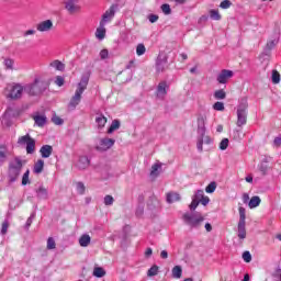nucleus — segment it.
I'll return each mask as SVG.
<instances>
[{"label":"nucleus","mask_w":281,"mask_h":281,"mask_svg":"<svg viewBox=\"0 0 281 281\" xmlns=\"http://www.w3.org/2000/svg\"><path fill=\"white\" fill-rule=\"evenodd\" d=\"M136 54L137 56H144L146 54V46L144 44H138L136 46Z\"/></svg>","instance_id":"41"},{"label":"nucleus","mask_w":281,"mask_h":281,"mask_svg":"<svg viewBox=\"0 0 281 281\" xmlns=\"http://www.w3.org/2000/svg\"><path fill=\"white\" fill-rule=\"evenodd\" d=\"M104 36H106V29L104 27H98L97 31H95V37L99 40V41H103Z\"/></svg>","instance_id":"33"},{"label":"nucleus","mask_w":281,"mask_h":281,"mask_svg":"<svg viewBox=\"0 0 281 281\" xmlns=\"http://www.w3.org/2000/svg\"><path fill=\"white\" fill-rule=\"evenodd\" d=\"M35 194L41 201H47L49 199V191L43 184L35 190Z\"/></svg>","instance_id":"17"},{"label":"nucleus","mask_w":281,"mask_h":281,"mask_svg":"<svg viewBox=\"0 0 281 281\" xmlns=\"http://www.w3.org/2000/svg\"><path fill=\"white\" fill-rule=\"evenodd\" d=\"M80 247H89L91 245V236L85 234L79 238Z\"/></svg>","instance_id":"28"},{"label":"nucleus","mask_w":281,"mask_h":281,"mask_svg":"<svg viewBox=\"0 0 281 281\" xmlns=\"http://www.w3.org/2000/svg\"><path fill=\"white\" fill-rule=\"evenodd\" d=\"M145 196H144V194L142 193V194H139L138 195V198H137V201H138V205H144V201H145Z\"/></svg>","instance_id":"63"},{"label":"nucleus","mask_w":281,"mask_h":281,"mask_svg":"<svg viewBox=\"0 0 281 281\" xmlns=\"http://www.w3.org/2000/svg\"><path fill=\"white\" fill-rule=\"evenodd\" d=\"M5 69H14V59L5 58L3 61Z\"/></svg>","instance_id":"43"},{"label":"nucleus","mask_w":281,"mask_h":281,"mask_svg":"<svg viewBox=\"0 0 281 281\" xmlns=\"http://www.w3.org/2000/svg\"><path fill=\"white\" fill-rule=\"evenodd\" d=\"M259 170H260L261 175H267L268 168L266 165H261V166H259Z\"/></svg>","instance_id":"64"},{"label":"nucleus","mask_w":281,"mask_h":281,"mask_svg":"<svg viewBox=\"0 0 281 281\" xmlns=\"http://www.w3.org/2000/svg\"><path fill=\"white\" fill-rule=\"evenodd\" d=\"M52 67H55L57 71H65V64L63 61L56 59L50 64Z\"/></svg>","instance_id":"35"},{"label":"nucleus","mask_w":281,"mask_h":281,"mask_svg":"<svg viewBox=\"0 0 281 281\" xmlns=\"http://www.w3.org/2000/svg\"><path fill=\"white\" fill-rule=\"evenodd\" d=\"M249 109V102L247 101V97H244L239 100L237 105V122L236 126L238 128H243L247 124V110Z\"/></svg>","instance_id":"4"},{"label":"nucleus","mask_w":281,"mask_h":281,"mask_svg":"<svg viewBox=\"0 0 281 281\" xmlns=\"http://www.w3.org/2000/svg\"><path fill=\"white\" fill-rule=\"evenodd\" d=\"M271 80L273 85H280V80H281V76L280 72L278 70H272V76H271Z\"/></svg>","instance_id":"36"},{"label":"nucleus","mask_w":281,"mask_h":281,"mask_svg":"<svg viewBox=\"0 0 281 281\" xmlns=\"http://www.w3.org/2000/svg\"><path fill=\"white\" fill-rule=\"evenodd\" d=\"M200 203H201V205H203V206L205 207L206 205L210 204V198L204 195V196L200 200Z\"/></svg>","instance_id":"62"},{"label":"nucleus","mask_w":281,"mask_h":281,"mask_svg":"<svg viewBox=\"0 0 281 281\" xmlns=\"http://www.w3.org/2000/svg\"><path fill=\"white\" fill-rule=\"evenodd\" d=\"M54 27V22L52 20H46L37 24V32H49Z\"/></svg>","instance_id":"18"},{"label":"nucleus","mask_w":281,"mask_h":281,"mask_svg":"<svg viewBox=\"0 0 281 281\" xmlns=\"http://www.w3.org/2000/svg\"><path fill=\"white\" fill-rule=\"evenodd\" d=\"M18 145L25 146V150L27 155H34V153H36V139L30 136V134L20 136L18 138Z\"/></svg>","instance_id":"7"},{"label":"nucleus","mask_w":281,"mask_h":281,"mask_svg":"<svg viewBox=\"0 0 281 281\" xmlns=\"http://www.w3.org/2000/svg\"><path fill=\"white\" fill-rule=\"evenodd\" d=\"M243 260L244 262H250L251 261V252L249 250H246L243 252Z\"/></svg>","instance_id":"58"},{"label":"nucleus","mask_w":281,"mask_h":281,"mask_svg":"<svg viewBox=\"0 0 281 281\" xmlns=\"http://www.w3.org/2000/svg\"><path fill=\"white\" fill-rule=\"evenodd\" d=\"M166 65H168V53L165 50L159 52L156 58V71L157 74H164L166 71Z\"/></svg>","instance_id":"8"},{"label":"nucleus","mask_w":281,"mask_h":281,"mask_svg":"<svg viewBox=\"0 0 281 281\" xmlns=\"http://www.w3.org/2000/svg\"><path fill=\"white\" fill-rule=\"evenodd\" d=\"M55 83L57 85V87H63V85H65V77L57 76Z\"/></svg>","instance_id":"61"},{"label":"nucleus","mask_w":281,"mask_h":281,"mask_svg":"<svg viewBox=\"0 0 281 281\" xmlns=\"http://www.w3.org/2000/svg\"><path fill=\"white\" fill-rule=\"evenodd\" d=\"M92 276H94V278H104L106 276V270L102 267H94Z\"/></svg>","instance_id":"29"},{"label":"nucleus","mask_w":281,"mask_h":281,"mask_svg":"<svg viewBox=\"0 0 281 281\" xmlns=\"http://www.w3.org/2000/svg\"><path fill=\"white\" fill-rule=\"evenodd\" d=\"M214 111H225V103L217 101L213 104Z\"/></svg>","instance_id":"46"},{"label":"nucleus","mask_w":281,"mask_h":281,"mask_svg":"<svg viewBox=\"0 0 281 281\" xmlns=\"http://www.w3.org/2000/svg\"><path fill=\"white\" fill-rule=\"evenodd\" d=\"M213 95L215 100H225L227 98V92H225L224 89H220L216 90Z\"/></svg>","instance_id":"32"},{"label":"nucleus","mask_w":281,"mask_h":281,"mask_svg":"<svg viewBox=\"0 0 281 281\" xmlns=\"http://www.w3.org/2000/svg\"><path fill=\"white\" fill-rule=\"evenodd\" d=\"M30 183V169H27L22 177V186Z\"/></svg>","instance_id":"47"},{"label":"nucleus","mask_w":281,"mask_h":281,"mask_svg":"<svg viewBox=\"0 0 281 281\" xmlns=\"http://www.w3.org/2000/svg\"><path fill=\"white\" fill-rule=\"evenodd\" d=\"M201 203V200H196L192 198L191 204L189 205L190 212H194L196 207H199V204Z\"/></svg>","instance_id":"42"},{"label":"nucleus","mask_w":281,"mask_h":281,"mask_svg":"<svg viewBox=\"0 0 281 281\" xmlns=\"http://www.w3.org/2000/svg\"><path fill=\"white\" fill-rule=\"evenodd\" d=\"M34 218H36V213H32L30 217L26 220V223L24 225V229L27 232L30 227H32V223H34Z\"/></svg>","instance_id":"38"},{"label":"nucleus","mask_w":281,"mask_h":281,"mask_svg":"<svg viewBox=\"0 0 281 281\" xmlns=\"http://www.w3.org/2000/svg\"><path fill=\"white\" fill-rule=\"evenodd\" d=\"M43 168H45V160L38 159L33 167V172L35 175H41L43 172Z\"/></svg>","instance_id":"23"},{"label":"nucleus","mask_w":281,"mask_h":281,"mask_svg":"<svg viewBox=\"0 0 281 281\" xmlns=\"http://www.w3.org/2000/svg\"><path fill=\"white\" fill-rule=\"evenodd\" d=\"M47 249H56V241L54 240V237H49L47 239Z\"/></svg>","instance_id":"56"},{"label":"nucleus","mask_w":281,"mask_h":281,"mask_svg":"<svg viewBox=\"0 0 281 281\" xmlns=\"http://www.w3.org/2000/svg\"><path fill=\"white\" fill-rule=\"evenodd\" d=\"M234 78V72L229 69H222L216 77L218 85H227L229 79Z\"/></svg>","instance_id":"10"},{"label":"nucleus","mask_w":281,"mask_h":281,"mask_svg":"<svg viewBox=\"0 0 281 281\" xmlns=\"http://www.w3.org/2000/svg\"><path fill=\"white\" fill-rule=\"evenodd\" d=\"M136 216L139 218L140 216H144V204H138L135 211Z\"/></svg>","instance_id":"54"},{"label":"nucleus","mask_w":281,"mask_h":281,"mask_svg":"<svg viewBox=\"0 0 281 281\" xmlns=\"http://www.w3.org/2000/svg\"><path fill=\"white\" fill-rule=\"evenodd\" d=\"M157 273H159V266H157V265H154V266L150 267V269L147 271L148 278H154V276H157Z\"/></svg>","instance_id":"39"},{"label":"nucleus","mask_w":281,"mask_h":281,"mask_svg":"<svg viewBox=\"0 0 281 281\" xmlns=\"http://www.w3.org/2000/svg\"><path fill=\"white\" fill-rule=\"evenodd\" d=\"M204 196H205V193L203 192V190L199 189L195 191L192 199H196L198 201H201Z\"/></svg>","instance_id":"49"},{"label":"nucleus","mask_w":281,"mask_h":281,"mask_svg":"<svg viewBox=\"0 0 281 281\" xmlns=\"http://www.w3.org/2000/svg\"><path fill=\"white\" fill-rule=\"evenodd\" d=\"M278 43H280V33H274L272 38L267 42V44L263 48L265 54H269V52L274 49V47L278 45Z\"/></svg>","instance_id":"13"},{"label":"nucleus","mask_w":281,"mask_h":281,"mask_svg":"<svg viewBox=\"0 0 281 281\" xmlns=\"http://www.w3.org/2000/svg\"><path fill=\"white\" fill-rule=\"evenodd\" d=\"M205 120L206 117L203 115H199L198 116V135L205 137V133L207 131V128L205 127Z\"/></svg>","instance_id":"15"},{"label":"nucleus","mask_w":281,"mask_h":281,"mask_svg":"<svg viewBox=\"0 0 281 281\" xmlns=\"http://www.w3.org/2000/svg\"><path fill=\"white\" fill-rule=\"evenodd\" d=\"M87 188L85 187L83 182H77V192L78 194H85Z\"/></svg>","instance_id":"50"},{"label":"nucleus","mask_w":281,"mask_h":281,"mask_svg":"<svg viewBox=\"0 0 281 281\" xmlns=\"http://www.w3.org/2000/svg\"><path fill=\"white\" fill-rule=\"evenodd\" d=\"M238 211H239V221L237 224V236L241 240H245V238H247V228H246L247 211L243 206H239Z\"/></svg>","instance_id":"6"},{"label":"nucleus","mask_w":281,"mask_h":281,"mask_svg":"<svg viewBox=\"0 0 281 281\" xmlns=\"http://www.w3.org/2000/svg\"><path fill=\"white\" fill-rule=\"evenodd\" d=\"M38 78H35L33 83H29L24 87V91L30 94V95H41V93H43V91H45V89H42L38 86Z\"/></svg>","instance_id":"9"},{"label":"nucleus","mask_w":281,"mask_h":281,"mask_svg":"<svg viewBox=\"0 0 281 281\" xmlns=\"http://www.w3.org/2000/svg\"><path fill=\"white\" fill-rule=\"evenodd\" d=\"M34 122L36 126L43 127L45 124H47V116L37 114L34 116Z\"/></svg>","instance_id":"26"},{"label":"nucleus","mask_w":281,"mask_h":281,"mask_svg":"<svg viewBox=\"0 0 281 281\" xmlns=\"http://www.w3.org/2000/svg\"><path fill=\"white\" fill-rule=\"evenodd\" d=\"M8 227H10V222H8V220H4L0 231L1 236H5L8 234Z\"/></svg>","instance_id":"44"},{"label":"nucleus","mask_w":281,"mask_h":281,"mask_svg":"<svg viewBox=\"0 0 281 281\" xmlns=\"http://www.w3.org/2000/svg\"><path fill=\"white\" fill-rule=\"evenodd\" d=\"M88 166H91V159H89V156H80L77 161V168L79 170H87Z\"/></svg>","instance_id":"19"},{"label":"nucleus","mask_w":281,"mask_h":281,"mask_svg":"<svg viewBox=\"0 0 281 281\" xmlns=\"http://www.w3.org/2000/svg\"><path fill=\"white\" fill-rule=\"evenodd\" d=\"M205 192L207 194H214L216 192V181L210 182L205 188Z\"/></svg>","instance_id":"37"},{"label":"nucleus","mask_w":281,"mask_h":281,"mask_svg":"<svg viewBox=\"0 0 281 281\" xmlns=\"http://www.w3.org/2000/svg\"><path fill=\"white\" fill-rule=\"evenodd\" d=\"M171 273H172V278H176L177 280H179V278H181L183 273V269L181 268V266H175L171 270Z\"/></svg>","instance_id":"30"},{"label":"nucleus","mask_w":281,"mask_h":281,"mask_svg":"<svg viewBox=\"0 0 281 281\" xmlns=\"http://www.w3.org/2000/svg\"><path fill=\"white\" fill-rule=\"evenodd\" d=\"M23 164H26V161L22 160L19 156L14 157V159L9 162V182L14 183L16 179H19V177L21 176V170H23Z\"/></svg>","instance_id":"3"},{"label":"nucleus","mask_w":281,"mask_h":281,"mask_svg":"<svg viewBox=\"0 0 281 281\" xmlns=\"http://www.w3.org/2000/svg\"><path fill=\"white\" fill-rule=\"evenodd\" d=\"M40 153L43 159H49L54 153V147H52V145H43L40 149Z\"/></svg>","instance_id":"21"},{"label":"nucleus","mask_w":281,"mask_h":281,"mask_svg":"<svg viewBox=\"0 0 281 281\" xmlns=\"http://www.w3.org/2000/svg\"><path fill=\"white\" fill-rule=\"evenodd\" d=\"M159 170H161V164L156 162L151 166L150 177H159Z\"/></svg>","instance_id":"31"},{"label":"nucleus","mask_w":281,"mask_h":281,"mask_svg":"<svg viewBox=\"0 0 281 281\" xmlns=\"http://www.w3.org/2000/svg\"><path fill=\"white\" fill-rule=\"evenodd\" d=\"M229 146V139L224 138L220 143V150H227V147Z\"/></svg>","instance_id":"48"},{"label":"nucleus","mask_w":281,"mask_h":281,"mask_svg":"<svg viewBox=\"0 0 281 281\" xmlns=\"http://www.w3.org/2000/svg\"><path fill=\"white\" fill-rule=\"evenodd\" d=\"M99 146L101 150H109V148H113V146H115V139L109 137L101 138Z\"/></svg>","instance_id":"16"},{"label":"nucleus","mask_w":281,"mask_h":281,"mask_svg":"<svg viewBox=\"0 0 281 281\" xmlns=\"http://www.w3.org/2000/svg\"><path fill=\"white\" fill-rule=\"evenodd\" d=\"M115 199L112 198V195H105L104 196V205H113Z\"/></svg>","instance_id":"59"},{"label":"nucleus","mask_w":281,"mask_h":281,"mask_svg":"<svg viewBox=\"0 0 281 281\" xmlns=\"http://www.w3.org/2000/svg\"><path fill=\"white\" fill-rule=\"evenodd\" d=\"M8 161V145L0 144V164Z\"/></svg>","instance_id":"22"},{"label":"nucleus","mask_w":281,"mask_h":281,"mask_svg":"<svg viewBox=\"0 0 281 281\" xmlns=\"http://www.w3.org/2000/svg\"><path fill=\"white\" fill-rule=\"evenodd\" d=\"M23 91L21 83H9L4 89L7 100H21Z\"/></svg>","instance_id":"5"},{"label":"nucleus","mask_w":281,"mask_h":281,"mask_svg":"<svg viewBox=\"0 0 281 281\" xmlns=\"http://www.w3.org/2000/svg\"><path fill=\"white\" fill-rule=\"evenodd\" d=\"M261 202H262V200L260 199V196L254 195V196L249 200L248 206L250 207V210H254L255 207H258Z\"/></svg>","instance_id":"27"},{"label":"nucleus","mask_w":281,"mask_h":281,"mask_svg":"<svg viewBox=\"0 0 281 281\" xmlns=\"http://www.w3.org/2000/svg\"><path fill=\"white\" fill-rule=\"evenodd\" d=\"M149 23H157L159 21V15L150 13L148 15Z\"/></svg>","instance_id":"60"},{"label":"nucleus","mask_w":281,"mask_h":281,"mask_svg":"<svg viewBox=\"0 0 281 281\" xmlns=\"http://www.w3.org/2000/svg\"><path fill=\"white\" fill-rule=\"evenodd\" d=\"M52 122L55 123L56 126H63V124H65V121L56 115L52 117Z\"/></svg>","instance_id":"52"},{"label":"nucleus","mask_w":281,"mask_h":281,"mask_svg":"<svg viewBox=\"0 0 281 281\" xmlns=\"http://www.w3.org/2000/svg\"><path fill=\"white\" fill-rule=\"evenodd\" d=\"M209 14H210V19H212V21H221V19H222L221 13L216 9H212L209 12Z\"/></svg>","instance_id":"34"},{"label":"nucleus","mask_w":281,"mask_h":281,"mask_svg":"<svg viewBox=\"0 0 281 281\" xmlns=\"http://www.w3.org/2000/svg\"><path fill=\"white\" fill-rule=\"evenodd\" d=\"M89 78H91V71L85 72L81 76L80 82L77 86V90L75 92V95L70 99V102L68 104L69 109H76L78 104H80V100H82V93H85V90L87 89L89 85Z\"/></svg>","instance_id":"1"},{"label":"nucleus","mask_w":281,"mask_h":281,"mask_svg":"<svg viewBox=\"0 0 281 281\" xmlns=\"http://www.w3.org/2000/svg\"><path fill=\"white\" fill-rule=\"evenodd\" d=\"M204 139H205V136H201V135L198 136L196 148H198L199 153H203Z\"/></svg>","instance_id":"40"},{"label":"nucleus","mask_w":281,"mask_h":281,"mask_svg":"<svg viewBox=\"0 0 281 281\" xmlns=\"http://www.w3.org/2000/svg\"><path fill=\"white\" fill-rule=\"evenodd\" d=\"M120 126H121L120 120L117 119L113 120L110 127L108 128V135H113L115 131L120 130Z\"/></svg>","instance_id":"25"},{"label":"nucleus","mask_w":281,"mask_h":281,"mask_svg":"<svg viewBox=\"0 0 281 281\" xmlns=\"http://www.w3.org/2000/svg\"><path fill=\"white\" fill-rule=\"evenodd\" d=\"M80 0H65V8L68 10L69 14H76L78 10H80V7H78V3Z\"/></svg>","instance_id":"14"},{"label":"nucleus","mask_w":281,"mask_h":281,"mask_svg":"<svg viewBox=\"0 0 281 281\" xmlns=\"http://www.w3.org/2000/svg\"><path fill=\"white\" fill-rule=\"evenodd\" d=\"M166 201L169 205H172V203L181 201V194L175 191H170L166 194Z\"/></svg>","instance_id":"20"},{"label":"nucleus","mask_w":281,"mask_h":281,"mask_svg":"<svg viewBox=\"0 0 281 281\" xmlns=\"http://www.w3.org/2000/svg\"><path fill=\"white\" fill-rule=\"evenodd\" d=\"M220 8H222V10H227L229 8H232V1L229 0H224L220 3Z\"/></svg>","instance_id":"53"},{"label":"nucleus","mask_w":281,"mask_h":281,"mask_svg":"<svg viewBox=\"0 0 281 281\" xmlns=\"http://www.w3.org/2000/svg\"><path fill=\"white\" fill-rule=\"evenodd\" d=\"M240 133H243L241 130H234L233 139H235L236 142H240V139H243V137L240 136Z\"/></svg>","instance_id":"51"},{"label":"nucleus","mask_w":281,"mask_h":281,"mask_svg":"<svg viewBox=\"0 0 281 281\" xmlns=\"http://www.w3.org/2000/svg\"><path fill=\"white\" fill-rule=\"evenodd\" d=\"M160 10L164 12V14H172V9L168 3L161 4Z\"/></svg>","instance_id":"45"},{"label":"nucleus","mask_w":281,"mask_h":281,"mask_svg":"<svg viewBox=\"0 0 281 281\" xmlns=\"http://www.w3.org/2000/svg\"><path fill=\"white\" fill-rule=\"evenodd\" d=\"M117 8H120L119 4H112L109 10H106L102 15V21L100 22V25H104V23H109L113 16H115V12H117Z\"/></svg>","instance_id":"11"},{"label":"nucleus","mask_w":281,"mask_h":281,"mask_svg":"<svg viewBox=\"0 0 281 281\" xmlns=\"http://www.w3.org/2000/svg\"><path fill=\"white\" fill-rule=\"evenodd\" d=\"M99 56L101 58V60H106V58H109V49L103 48L100 50Z\"/></svg>","instance_id":"55"},{"label":"nucleus","mask_w":281,"mask_h":281,"mask_svg":"<svg viewBox=\"0 0 281 281\" xmlns=\"http://www.w3.org/2000/svg\"><path fill=\"white\" fill-rule=\"evenodd\" d=\"M106 116H104V114H100L99 116L95 117V123L97 126L99 128V131H102V128H104V126H106Z\"/></svg>","instance_id":"24"},{"label":"nucleus","mask_w":281,"mask_h":281,"mask_svg":"<svg viewBox=\"0 0 281 281\" xmlns=\"http://www.w3.org/2000/svg\"><path fill=\"white\" fill-rule=\"evenodd\" d=\"M272 146H274V148L281 147V134H279L277 137H274Z\"/></svg>","instance_id":"57"},{"label":"nucleus","mask_w":281,"mask_h":281,"mask_svg":"<svg viewBox=\"0 0 281 281\" xmlns=\"http://www.w3.org/2000/svg\"><path fill=\"white\" fill-rule=\"evenodd\" d=\"M182 221L186 225L190 227V229H201L205 217L199 212L184 213L182 215Z\"/></svg>","instance_id":"2"},{"label":"nucleus","mask_w":281,"mask_h":281,"mask_svg":"<svg viewBox=\"0 0 281 281\" xmlns=\"http://www.w3.org/2000/svg\"><path fill=\"white\" fill-rule=\"evenodd\" d=\"M168 89H170V86H168L167 81H160L156 89V98L159 100H164L166 95H168Z\"/></svg>","instance_id":"12"}]
</instances>
